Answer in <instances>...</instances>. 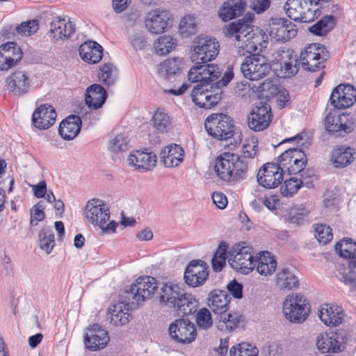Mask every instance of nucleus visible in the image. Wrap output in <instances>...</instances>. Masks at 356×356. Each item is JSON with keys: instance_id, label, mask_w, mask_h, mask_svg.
Masks as SVG:
<instances>
[{"instance_id": "nucleus-1", "label": "nucleus", "mask_w": 356, "mask_h": 356, "mask_svg": "<svg viewBox=\"0 0 356 356\" xmlns=\"http://www.w3.org/2000/svg\"><path fill=\"white\" fill-rule=\"evenodd\" d=\"M156 293L159 301L174 308L177 315L186 316L195 311L197 301L191 294L185 293L177 284H162L159 288L155 278L149 276L137 278L124 292V297L132 305H139Z\"/></svg>"}, {"instance_id": "nucleus-2", "label": "nucleus", "mask_w": 356, "mask_h": 356, "mask_svg": "<svg viewBox=\"0 0 356 356\" xmlns=\"http://www.w3.org/2000/svg\"><path fill=\"white\" fill-rule=\"evenodd\" d=\"M223 33L229 38L234 37L240 56L259 55L262 49L268 44L267 36L259 29H254L247 22L238 20L229 23L223 28Z\"/></svg>"}, {"instance_id": "nucleus-3", "label": "nucleus", "mask_w": 356, "mask_h": 356, "mask_svg": "<svg viewBox=\"0 0 356 356\" xmlns=\"http://www.w3.org/2000/svg\"><path fill=\"white\" fill-rule=\"evenodd\" d=\"M229 302L230 298L225 291L215 289L209 294L208 306L218 314L216 327L222 332H232L242 319V316L236 313L227 312Z\"/></svg>"}, {"instance_id": "nucleus-4", "label": "nucleus", "mask_w": 356, "mask_h": 356, "mask_svg": "<svg viewBox=\"0 0 356 356\" xmlns=\"http://www.w3.org/2000/svg\"><path fill=\"white\" fill-rule=\"evenodd\" d=\"M214 168L223 181L238 182L248 177V163L235 154L225 152L218 156Z\"/></svg>"}, {"instance_id": "nucleus-5", "label": "nucleus", "mask_w": 356, "mask_h": 356, "mask_svg": "<svg viewBox=\"0 0 356 356\" xmlns=\"http://www.w3.org/2000/svg\"><path fill=\"white\" fill-rule=\"evenodd\" d=\"M110 214L108 204L102 200L92 199L85 206L84 215L87 221L99 227L104 232H113L117 227L114 220H110Z\"/></svg>"}, {"instance_id": "nucleus-6", "label": "nucleus", "mask_w": 356, "mask_h": 356, "mask_svg": "<svg viewBox=\"0 0 356 356\" xmlns=\"http://www.w3.org/2000/svg\"><path fill=\"white\" fill-rule=\"evenodd\" d=\"M219 47L216 38L209 35H198L192 42L190 58L195 64L209 63L216 58Z\"/></svg>"}, {"instance_id": "nucleus-7", "label": "nucleus", "mask_w": 356, "mask_h": 356, "mask_svg": "<svg viewBox=\"0 0 356 356\" xmlns=\"http://www.w3.org/2000/svg\"><path fill=\"white\" fill-rule=\"evenodd\" d=\"M284 8L290 19L299 22L309 23L320 15L316 0H287Z\"/></svg>"}, {"instance_id": "nucleus-8", "label": "nucleus", "mask_w": 356, "mask_h": 356, "mask_svg": "<svg viewBox=\"0 0 356 356\" xmlns=\"http://www.w3.org/2000/svg\"><path fill=\"white\" fill-rule=\"evenodd\" d=\"M310 306L303 295L293 293L288 295L283 302V314L291 323H301L308 317Z\"/></svg>"}, {"instance_id": "nucleus-9", "label": "nucleus", "mask_w": 356, "mask_h": 356, "mask_svg": "<svg viewBox=\"0 0 356 356\" xmlns=\"http://www.w3.org/2000/svg\"><path fill=\"white\" fill-rule=\"evenodd\" d=\"M228 261L233 269L243 274H248L255 268L252 248L245 242L232 247L229 251Z\"/></svg>"}, {"instance_id": "nucleus-10", "label": "nucleus", "mask_w": 356, "mask_h": 356, "mask_svg": "<svg viewBox=\"0 0 356 356\" xmlns=\"http://www.w3.org/2000/svg\"><path fill=\"white\" fill-rule=\"evenodd\" d=\"M208 134L218 140H227L234 133V126L232 118L222 113H213L209 116L204 122Z\"/></svg>"}, {"instance_id": "nucleus-11", "label": "nucleus", "mask_w": 356, "mask_h": 356, "mask_svg": "<svg viewBox=\"0 0 356 356\" xmlns=\"http://www.w3.org/2000/svg\"><path fill=\"white\" fill-rule=\"evenodd\" d=\"M298 58L293 51L280 49L275 54V59L270 65L275 74L280 78H289L297 74Z\"/></svg>"}, {"instance_id": "nucleus-12", "label": "nucleus", "mask_w": 356, "mask_h": 356, "mask_svg": "<svg viewBox=\"0 0 356 356\" xmlns=\"http://www.w3.org/2000/svg\"><path fill=\"white\" fill-rule=\"evenodd\" d=\"M240 70L243 76L250 80H259L270 72V65L267 59L261 55L245 56Z\"/></svg>"}, {"instance_id": "nucleus-13", "label": "nucleus", "mask_w": 356, "mask_h": 356, "mask_svg": "<svg viewBox=\"0 0 356 356\" xmlns=\"http://www.w3.org/2000/svg\"><path fill=\"white\" fill-rule=\"evenodd\" d=\"M307 156L304 151L298 147L289 148L283 152L278 158L277 162L284 172L288 174L301 173L303 178V170L307 163Z\"/></svg>"}, {"instance_id": "nucleus-14", "label": "nucleus", "mask_w": 356, "mask_h": 356, "mask_svg": "<svg viewBox=\"0 0 356 356\" xmlns=\"http://www.w3.org/2000/svg\"><path fill=\"white\" fill-rule=\"evenodd\" d=\"M170 337L181 343H189L195 339V325L188 319H177L170 323L168 328Z\"/></svg>"}, {"instance_id": "nucleus-15", "label": "nucleus", "mask_w": 356, "mask_h": 356, "mask_svg": "<svg viewBox=\"0 0 356 356\" xmlns=\"http://www.w3.org/2000/svg\"><path fill=\"white\" fill-rule=\"evenodd\" d=\"M172 15L164 9H155L148 12L145 18V25L152 34H161L171 26Z\"/></svg>"}, {"instance_id": "nucleus-16", "label": "nucleus", "mask_w": 356, "mask_h": 356, "mask_svg": "<svg viewBox=\"0 0 356 356\" xmlns=\"http://www.w3.org/2000/svg\"><path fill=\"white\" fill-rule=\"evenodd\" d=\"M283 173L278 163H267L259 169L257 181L266 188H275L282 182Z\"/></svg>"}, {"instance_id": "nucleus-17", "label": "nucleus", "mask_w": 356, "mask_h": 356, "mask_svg": "<svg viewBox=\"0 0 356 356\" xmlns=\"http://www.w3.org/2000/svg\"><path fill=\"white\" fill-rule=\"evenodd\" d=\"M330 101L337 109L349 108L356 102V89L349 84H340L332 90Z\"/></svg>"}, {"instance_id": "nucleus-18", "label": "nucleus", "mask_w": 356, "mask_h": 356, "mask_svg": "<svg viewBox=\"0 0 356 356\" xmlns=\"http://www.w3.org/2000/svg\"><path fill=\"white\" fill-rule=\"evenodd\" d=\"M271 118L270 106L266 103L259 102L248 116V127L256 131H263L269 126Z\"/></svg>"}, {"instance_id": "nucleus-19", "label": "nucleus", "mask_w": 356, "mask_h": 356, "mask_svg": "<svg viewBox=\"0 0 356 356\" xmlns=\"http://www.w3.org/2000/svg\"><path fill=\"white\" fill-rule=\"evenodd\" d=\"M323 48L318 44H310L302 51L300 55V63L303 69L312 72L321 67L325 58L321 56Z\"/></svg>"}, {"instance_id": "nucleus-20", "label": "nucleus", "mask_w": 356, "mask_h": 356, "mask_svg": "<svg viewBox=\"0 0 356 356\" xmlns=\"http://www.w3.org/2000/svg\"><path fill=\"white\" fill-rule=\"evenodd\" d=\"M110 340L108 332L97 324L88 327L84 335V345L86 348L96 351L106 347Z\"/></svg>"}, {"instance_id": "nucleus-21", "label": "nucleus", "mask_w": 356, "mask_h": 356, "mask_svg": "<svg viewBox=\"0 0 356 356\" xmlns=\"http://www.w3.org/2000/svg\"><path fill=\"white\" fill-rule=\"evenodd\" d=\"M325 128L329 132L349 134L355 129L353 118L349 114L334 115L329 113L324 120Z\"/></svg>"}, {"instance_id": "nucleus-22", "label": "nucleus", "mask_w": 356, "mask_h": 356, "mask_svg": "<svg viewBox=\"0 0 356 356\" xmlns=\"http://www.w3.org/2000/svg\"><path fill=\"white\" fill-rule=\"evenodd\" d=\"M209 276V270L204 261H191L184 272L185 282L193 287L203 285Z\"/></svg>"}, {"instance_id": "nucleus-23", "label": "nucleus", "mask_w": 356, "mask_h": 356, "mask_svg": "<svg viewBox=\"0 0 356 356\" xmlns=\"http://www.w3.org/2000/svg\"><path fill=\"white\" fill-rule=\"evenodd\" d=\"M266 31L272 38L281 42H286L297 34L295 26L291 22L283 19H273L268 25Z\"/></svg>"}, {"instance_id": "nucleus-24", "label": "nucleus", "mask_w": 356, "mask_h": 356, "mask_svg": "<svg viewBox=\"0 0 356 356\" xmlns=\"http://www.w3.org/2000/svg\"><path fill=\"white\" fill-rule=\"evenodd\" d=\"M22 58V51L13 42L0 46V70L6 71L15 66Z\"/></svg>"}, {"instance_id": "nucleus-25", "label": "nucleus", "mask_w": 356, "mask_h": 356, "mask_svg": "<svg viewBox=\"0 0 356 356\" xmlns=\"http://www.w3.org/2000/svg\"><path fill=\"white\" fill-rule=\"evenodd\" d=\"M31 79L24 71H15L6 80L8 90L15 96H21L27 93L31 87Z\"/></svg>"}, {"instance_id": "nucleus-26", "label": "nucleus", "mask_w": 356, "mask_h": 356, "mask_svg": "<svg viewBox=\"0 0 356 356\" xmlns=\"http://www.w3.org/2000/svg\"><path fill=\"white\" fill-rule=\"evenodd\" d=\"M56 115V111L52 106L40 105L33 113V124L37 129H47L55 123Z\"/></svg>"}, {"instance_id": "nucleus-27", "label": "nucleus", "mask_w": 356, "mask_h": 356, "mask_svg": "<svg viewBox=\"0 0 356 356\" xmlns=\"http://www.w3.org/2000/svg\"><path fill=\"white\" fill-rule=\"evenodd\" d=\"M336 277L351 293H356V259L348 260L346 264L340 265Z\"/></svg>"}, {"instance_id": "nucleus-28", "label": "nucleus", "mask_w": 356, "mask_h": 356, "mask_svg": "<svg viewBox=\"0 0 356 356\" xmlns=\"http://www.w3.org/2000/svg\"><path fill=\"white\" fill-rule=\"evenodd\" d=\"M74 31V24L66 17H55L50 24L49 33L56 40L70 37Z\"/></svg>"}, {"instance_id": "nucleus-29", "label": "nucleus", "mask_w": 356, "mask_h": 356, "mask_svg": "<svg viewBox=\"0 0 356 356\" xmlns=\"http://www.w3.org/2000/svg\"><path fill=\"white\" fill-rule=\"evenodd\" d=\"M127 161L138 170L148 171L156 166L157 160L153 152L136 151L129 154Z\"/></svg>"}, {"instance_id": "nucleus-30", "label": "nucleus", "mask_w": 356, "mask_h": 356, "mask_svg": "<svg viewBox=\"0 0 356 356\" xmlns=\"http://www.w3.org/2000/svg\"><path fill=\"white\" fill-rule=\"evenodd\" d=\"M191 97L193 102L199 107L210 108L218 104L221 96L218 92L213 95L212 92L207 89L204 90L203 87L197 85L193 89Z\"/></svg>"}, {"instance_id": "nucleus-31", "label": "nucleus", "mask_w": 356, "mask_h": 356, "mask_svg": "<svg viewBox=\"0 0 356 356\" xmlns=\"http://www.w3.org/2000/svg\"><path fill=\"white\" fill-rule=\"evenodd\" d=\"M321 321L328 326H337L344 320L345 314L341 307L325 304L319 311Z\"/></svg>"}, {"instance_id": "nucleus-32", "label": "nucleus", "mask_w": 356, "mask_h": 356, "mask_svg": "<svg viewBox=\"0 0 356 356\" xmlns=\"http://www.w3.org/2000/svg\"><path fill=\"white\" fill-rule=\"evenodd\" d=\"M131 302L124 298V301L119 302L108 309L111 323L115 326H122L129 321V304Z\"/></svg>"}, {"instance_id": "nucleus-33", "label": "nucleus", "mask_w": 356, "mask_h": 356, "mask_svg": "<svg viewBox=\"0 0 356 356\" xmlns=\"http://www.w3.org/2000/svg\"><path fill=\"white\" fill-rule=\"evenodd\" d=\"M81 127V120L80 117L71 115L60 122L58 129L59 134L64 140H70L79 134Z\"/></svg>"}, {"instance_id": "nucleus-34", "label": "nucleus", "mask_w": 356, "mask_h": 356, "mask_svg": "<svg viewBox=\"0 0 356 356\" xmlns=\"http://www.w3.org/2000/svg\"><path fill=\"white\" fill-rule=\"evenodd\" d=\"M245 6L243 0H227L219 9L218 16L224 22L229 21L241 15Z\"/></svg>"}, {"instance_id": "nucleus-35", "label": "nucleus", "mask_w": 356, "mask_h": 356, "mask_svg": "<svg viewBox=\"0 0 356 356\" xmlns=\"http://www.w3.org/2000/svg\"><path fill=\"white\" fill-rule=\"evenodd\" d=\"M79 51L82 60L88 63H98L103 56L102 47L94 41H88L81 44Z\"/></svg>"}, {"instance_id": "nucleus-36", "label": "nucleus", "mask_w": 356, "mask_h": 356, "mask_svg": "<svg viewBox=\"0 0 356 356\" xmlns=\"http://www.w3.org/2000/svg\"><path fill=\"white\" fill-rule=\"evenodd\" d=\"M254 264L258 273L265 277L271 275L277 268V261L269 252H259L256 256Z\"/></svg>"}, {"instance_id": "nucleus-37", "label": "nucleus", "mask_w": 356, "mask_h": 356, "mask_svg": "<svg viewBox=\"0 0 356 356\" xmlns=\"http://www.w3.org/2000/svg\"><path fill=\"white\" fill-rule=\"evenodd\" d=\"M184 151L177 145H170L161 152V159L167 168L178 166L183 161Z\"/></svg>"}, {"instance_id": "nucleus-38", "label": "nucleus", "mask_w": 356, "mask_h": 356, "mask_svg": "<svg viewBox=\"0 0 356 356\" xmlns=\"http://www.w3.org/2000/svg\"><path fill=\"white\" fill-rule=\"evenodd\" d=\"M316 345L322 353L337 352L340 350L341 342L338 341V334L334 332L319 334L316 337Z\"/></svg>"}, {"instance_id": "nucleus-39", "label": "nucleus", "mask_w": 356, "mask_h": 356, "mask_svg": "<svg viewBox=\"0 0 356 356\" xmlns=\"http://www.w3.org/2000/svg\"><path fill=\"white\" fill-rule=\"evenodd\" d=\"M106 99V90L100 85L92 84L87 88L85 101L89 108L97 109L102 107Z\"/></svg>"}, {"instance_id": "nucleus-40", "label": "nucleus", "mask_w": 356, "mask_h": 356, "mask_svg": "<svg viewBox=\"0 0 356 356\" xmlns=\"http://www.w3.org/2000/svg\"><path fill=\"white\" fill-rule=\"evenodd\" d=\"M298 277L289 267L278 270L275 276V285L280 289L291 290L298 286Z\"/></svg>"}, {"instance_id": "nucleus-41", "label": "nucleus", "mask_w": 356, "mask_h": 356, "mask_svg": "<svg viewBox=\"0 0 356 356\" xmlns=\"http://www.w3.org/2000/svg\"><path fill=\"white\" fill-rule=\"evenodd\" d=\"M129 148V140L124 134H120L111 138L108 145V149L113 159H120L123 154Z\"/></svg>"}, {"instance_id": "nucleus-42", "label": "nucleus", "mask_w": 356, "mask_h": 356, "mask_svg": "<svg viewBox=\"0 0 356 356\" xmlns=\"http://www.w3.org/2000/svg\"><path fill=\"white\" fill-rule=\"evenodd\" d=\"M182 67V60L179 58L167 59L160 63L158 74L164 79H168L179 73Z\"/></svg>"}, {"instance_id": "nucleus-43", "label": "nucleus", "mask_w": 356, "mask_h": 356, "mask_svg": "<svg viewBox=\"0 0 356 356\" xmlns=\"http://www.w3.org/2000/svg\"><path fill=\"white\" fill-rule=\"evenodd\" d=\"M353 157V149L350 147H339L332 152V161L336 168H343L350 164Z\"/></svg>"}, {"instance_id": "nucleus-44", "label": "nucleus", "mask_w": 356, "mask_h": 356, "mask_svg": "<svg viewBox=\"0 0 356 356\" xmlns=\"http://www.w3.org/2000/svg\"><path fill=\"white\" fill-rule=\"evenodd\" d=\"M153 127L158 133L168 132L172 125V118L161 110H157L152 118Z\"/></svg>"}, {"instance_id": "nucleus-45", "label": "nucleus", "mask_w": 356, "mask_h": 356, "mask_svg": "<svg viewBox=\"0 0 356 356\" xmlns=\"http://www.w3.org/2000/svg\"><path fill=\"white\" fill-rule=\"evenodd\" d=\"M117 68L111 63H105L99 69V80L107 86L115 84L118 79Z\"/></svg>"}, {"instance_id": "nucleus-46", "label": "nucleus", "mask_w": 356, "mask_h": 356, "mask_svg": "<svg viewBox=\"0 0 356 356\" xmlns=\"http://www.w3.org/2000/svg\"><path fill=\"white\" fill-rule=\"evenodd\" d=\"M334 25V17L327 15L309 28V31L316 35H323L330 31Z\"/></svg>"}, {"instance_id": "nucleus-47", "label": "nucleus", "mask_w": 356, "mask_h": 356, "mask_svg": "<svg viewBox=\"0 0 356 356\" xmlns=\"http://www.w3.org/2000/svg\"><path fill=\"white\" fill-rule=\"evenodd\" d=\"M335 250L341 257L356 259V243L351 239L340 241L336 244Z\"/></svg>"}, {"instance_id": "nucleus-48", "label": "nucleus", "mask_w": 356, "mask_h": 356, "mask_svg": "<svg viewBox=\"0 0 356 356\" xmlns=\"http://www.w3.org/2000/svg\"><path fill=\"white\" fill-rule=\"evenodd\" d=\"M227 247L228 245L225 242H221L217 248L211 259V264L214 271H220L225 265Z\"/></svg>"}, {"instance_id": "nucleus-49", "label": "nucleus", "mask_w": 356, "mask_h": 356, "mask_svg": "<svg viewBox=\"0 0 356 356\" xmlns=\"http://www.w3.org/2000/svg\"><path fill=\"white\" fill-rule=\"evenodd\" d=\"M176 45L175 40L170 35H163L158 38L154 43V49L159 55L168 54Z\"/></svg>"}, {"instance_id": "nucleus-50", "label": "nucleus", "mask_w": 356, "mask_h": 356, "mask_svg": "<svg viewBox=\"0 0 356 356\" xmlns=\"http://www.w3.org/2000/svg\"><path fill=\"white\" fill-rule=\"evenodd\" d=\"M302 184L303 181L302 179L291 177L284 181V184L281 186L280 193L285 197L292 196L298 192Z\"/></svg>"}, {"instance_id": "nucleus-51", "label": "nucleus", "mask_w": 356, "mask_h": 356, "mask_svg": "<svg viewBox=\"0 0 356 356\" xmlns=\"http://www.w3.org/2000/svg\"><path fill=\"white\" fill-rule=\"evenodd\" d=\"M129 42L135 50H142L147 44V38L143 30L134 29L129 35Z\"/></svg>"}, {"instance_id": "nucleus-52", "label": "nucleus", "mask_w": 356, "mask_h": 356, "mask_svg": "<svg viewBox=\"0 0 356 356\" xmlns=\"http://www.w3.org/2000/svg\"><path fill=\"white\" fill-rule=\"evenodd\" d=\"M258 353L257 348L247 343H239L230 350V356H257Z\"/></svg>"}, {"instance_id": "nucleus-53", "label": "nucleus", "mask_w": 356, "mask_h": 356, "mask_svg": "<svg viewBox=\"0 0 356 356\" xmlns=\"http://www.w3.org/2000/svg\"><path fill=\"white\" fill-rule=\"evenodd\" d=\"M40 247L49 254L55 245L54 234L52 231L42 229L39 234Z\"/></svg>"}, {"instance_id": "nucleus-54", "label": "nucleus", "mask_w": 356, "mask_h": 356, "mask_svg": "<svg viewBox=\"0 0 356 356\" xmlns=\"http://www.w3.org/2000/svg\"><path fill=\"white\" fill-rule=\"evenodd\" d=\"M202 72L204 86H207L210 82L217 80L221 74L219 67L214 64H202Z\"/></svg>"}, {"instance_id": "nucleus-55", "label": "nucleus", "mask_w": 356, "mask_h": 356, "mask_svg": "<svg viewBox=\"0 0 356 356\" xmlns=\"http://www.w3.org/2000/svg\"><path fill=\"white\" fill-rule=\"evenodd\" d=\"M315 237L323 244L328 243L332 239V232L331 228L326 224H316L314 227Z\"/></svg>"}, {"instance_id": "nucleus-56", "label": "nucleus", "mask_w": 356, "mask_h": 356, "mask_svg": "<svg viewBox=\"0 0 356 356\" xmlns=\"http://www.w3.org/2000/svg\"><path fill=\"white\" fill-rule=\"evenodd\" d=\"M196 323L200 329L207 330L211 327L213 320L209 310L202 308L196 314Z\"/></svg>"}, {"instance_id": "nucleus-57", "label": "nucleus", "mask_w": 356, "mask_h": 356, "mask_svg": "<svg viewBox=\"0 0 356 356\" xmlns=\"http://www.w3.org/2000/svg\"><path fill=\"white\" fill-rule=\"evenodd\" d=\"M258 151V140L255 136L248 137L243 145L245 158H254Z\"/></svg>"}, {"instance_id": "nucleus-58", "label": "nucleus", "mask_w": 356, "mask_h": 356, "mask_svg": "<svg viewBox=\"0 0 356 356\" xmlns=\"http://www.w3.org/2000/svg\"><path fill=\"white\" fill-rule=\"evenodd\" d=\"M179 31L187 35L194 34L196 32V22L193 16H185L179 24Z\"/></svg>"}, {"instance_id": "nucleus-59", "label": "nucleus", "mask_w": 356, "mask_h": 356, "mask_svg": "<svg viewBox=\"0 0 356 356\" xmlns=\"http://www.w3.org/2000/svg\"><path fill=\"white\" fill-rule=\"evenodd\" d=\"M38 29V23L37 20H29L22 22L16 27L17 33L22 36H29L35 33Z\"/></svg>"}, {"instance_id": "nucleus-60", "label": "nucleus", "mask_w": 356, "mask_h": 356, "mask_svg": "<svg viewBox=\"0 0 356 356\" xmlns=\"http://www.w3.org/2000/svg\"><path fill=\"white\" fill-rule=\"evenodd\" d=\"M202 64H196L193 66L188 73V79L192 83L200 82V87H204V76L202 73Z\"/></svg>"}, {"instance_id": "nucleus-61", "label": "nucleus", "mask_w": 356, "mask_h": 356, "mask_svg": "<svg viewBox=\"0 0 356 356\" xmlns=\"http://www.w3.org/2000/svg\"><path fill=\"white\" fill-rule=\"evenodd\" d=\"M43 209V207L40 203H38L35 205H34L33 208L31 209L30 225L31 226H36L38 225L40 221L44 220V218H45V213Z\"/></svg>"}, {"instance_id": "nucleus-62", "label": "nucleus", "mask_w": 356, "mask_h": 356, "mask_svg": "<svg viewBox=\"0 0 356 356\" xmlns=\"http://www.w3.org/2000/svg\"><path fill=\"white\" fill-rule=\"evenodd\" d=\"M257 91L261 92L262 95L268 97L269 95H273L277 92V88L275 86L273 81L270 79H265L263 82L259 83V86H257Z\"/></svg>"}, {"instance_id": "nucleus-63", "label": "nucleus", "mask_w": 356, "mask_h": 356, "mask_svg": "<svg viewBox=\"0 0 356 356\" xmlns=\"http://www.w3.org/2000/svg\"><path fill=\"white\" fill-rule=\"evenodd\" d=\"M228 291L232 296L235 298L240 299L243 296V285L235 280L231 281L227 286Z\"/></svg>"}, {"instance_id": "nucleus-64", "label": "nucleus", "mask_w": 356, "mask_h": 356, "mask_svg": "<svg viewBox=\"0 0 356 356\" xmlns=\"http://www.w3.org/2000/svg\"><path fill=\"white\" fill-rule=\"evenodd\" d=\"M270 4V0H252V9L258 14L268 9Z\"/></svg>"}]
</instances>
